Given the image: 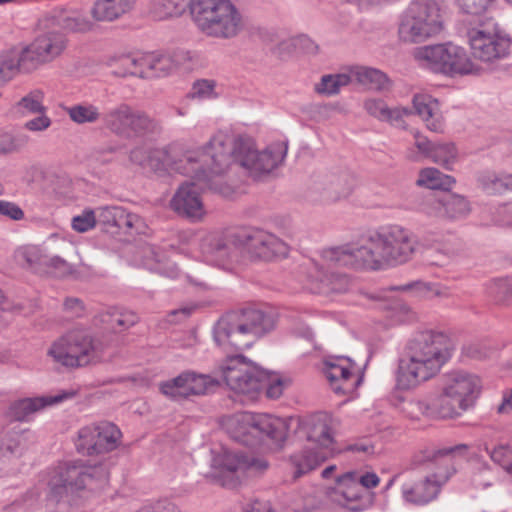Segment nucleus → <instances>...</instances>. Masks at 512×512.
I'll list each match as a JSON object with an SVG mask.
<instances>
[{
    "instance_id": "f257e3e1",
    "label": "nucleus",
    "mask_w": 512,
    "mask_h": 512,
    "mask_svg": "<svg viewBox=\"0 0 512 512\" xmlns=\"http://www.w3.org/2000/svg\"><path fill=\"white\" fill-rule=\"evenodd\" d=\"M277 315L271 309L248 307L224 314L214 325L213 339L228 356L221 366L226 385L235 393L257 398L264 393L267 398H279L284 383L278 374L261 369L238 352L250 348L259 338L271 332Z\"/></svg>"
},
{
    "instance_id": "f03ea898",
    "label": "nucleus",
    "mask_w": 512,
    "mask_h": 512,
    "mask_svg": "<svg viewBox=\"0 0 512 512\" xmlns=\"http://www.w3.org/2000/svg\"><path fill=\"white\" fill-rule=\"evenodd\" d=\"M414 253L412 233L400 225H388L370 233L361 244L324 250L322 259L329 266L380 270L404 264Z\"/></svg>"
},
{
    "instance_id": "7ed1b4c3",
    "label": "nucleus",
    "mask_w": 512,
    "mask_h": 512,
    "mask_svg": "<svg viewBox=\"0 0 512 512\" xmlns=\"http://www.w3.org/2000/svg\"><path fill=\"white\" fill-rule=\"evenodd\" d=\"M211 161V172L224 174L233 163H238L254 176L268 174L277 168L287 154V145L283 142L270 144L258 152L253 141L239 137L232 140L224 133H216L206 144Z\"/></svg>"
},
{
    "instance_id": "20e7f679",
    "label": "nucleus",
    "mask_w": 512,
    "mask_h": 512,
    "mask_svg": "<svg viewBox=\"0 0 512 512\" xmlns=\"http://www.w3.org/2000/svg\"><path fill=\"white\" fill-rule=\"evenodd\" d=\"M451 357L449 337L433 330L418 332L408 343L399 360L396 384L401 390H411L435 377Z\"/></svg>"
},
{
    "instance_id": "39448f33",
    "label": "nucleus",
    "mask_w": 512,
    "mask_h": 512,
    "mask_svg": "<svg viewBox=\"0 0 512 512\" xmlns=\"http://www.w3.org/2000/svg\"><path fill=\"white\" fill-rule=\"evenodd\" d=\"M109 475L102 464L86 465L82 461L61 462L50 470L47 480V512H76L80 492L105 487Z\"/></svg>"
},
{
    "instance_id": "423d86ee",
    "label": "nucleus",
    "mask_w": 512,
    "mask_h": 512,
    "mask_svg": "<svg viewBox=\"0 0 512 512\" xmlns=\"http://www.w3.org/2000/svg\"><path fill=\"white\" fill-rule=\"evenodd\" d=\"M191 13L198 29L210 38L234 39L245 29L244 17L231 0H195Z\"/></svg>"
},
{
    "instance_id": "0eeeda50",
    "label": "nucleus",
    "mask_w": 512,
    "mask_h": 512,
    "mask_svg": "<svg viewBox=\"0 0 512 512\" xmlns=\"http://www.w3.org/2000/svg\"><path fill=\"white\" fill-rule=\"evenodd\" d=\"M467 450L468 446L466 444H458L439 449L433 452L431 456H427V461L434 463L437 470L420 481L404 484L402 486L403 499L418 506L426 505L435 500L442 486L456 472L452 455L455 453L462 454Z\"/></svg>"
},
{
    "instance_id": "6e6552de",
    "label": "nucleus",
    "mask_w": 512,
    "mask_h": 512,
    "mask_svg": "<svg viewBox=\"0 0 512 512\" xmlns=\"http://www.w3.org/2000/svg\"><path fill=\"white\" fill-rule=\"evenodd\" d=\"M208 157L206 145L202 149L182 152L179 145L170 144L164 148L150 149L146 171L159 176L174 172L207 183L209 177L202 169V162H207Z\"/></svg>"
},
{
    "instance_id": "1a4fd4ad",
    "label": "nucleus",
    "mask_w": 512,
    "mask_h": 512,
    "mask_svg": "<svg viewBox=\"0 0 512 512\" xmlns=\"http://www.w3.org/2000/svg\"><path fill=\"white\" fill-rule=\"evenodd\" d=\"M288 428L289 425L283 418L250 412L235 414L226 422L231 438L246 446H253L264 437L276 445H281L287 438Z\"/></svg>"
},
{
    "instance_id": "9d476101",
    "label": "nucleus",
    "mask_w": 512,
    "mask_h": 512,
    "mask_svg": "<svg viewBox=\"0 0 512 512\" xmlns=\"http://www.w3.org/2000/svg\"><path fill=\"white\" fill-rule=\"evenodd\" d=\"M443 30V15L438 0H412L403 12L398 35L404 43H420Z\"/></svg>"
},
{
    "instance_id": "9b49d317",
    "label": "nucleus",
    "mask_w": 512,
    "mask_h": 512,
    "mask_svg": "<svg viewBox=\"0 0 512 512\" xmlns=\"http://www.w3.org/2000/svg\"><path fill=\"white\" fill-rule=\"evenodd\" d=\"M413 55L421 66L436 73L477 74L480 71L462 47L451 43L418 47Z\"/></svg>"
},
{
    "instance_id": "f8f14e48",
    "label": "nucleus",
    "mask_w": 512,
    "mask_h": 512,
    "mask_svg": "<svg viewBox=\"0 0 512 512\" xmlns=\"http://www.w3.org/2000/svg\"><path fill=\"white\" fill-rule=\"evenodd\" d=\"M102 352L99 340L88 332L75 330L55 341L48 355L65 367L76 368L98 361Z\"/></svg>"
},
{
    "instance_id": "ddd939ff",
    "label": "nucleus",
    "mask_w": 512,
    "mask_h": 512,
    "mask_svg": "<svg viewBox=\"0 0 512 512\" xmlns=\"http://www.w3.org/2000/svg\"><path fill=\"white\" fill-rule=\"evenodd\" d=\"M103 123L111 133L123 138L158 134L162 130L158 120L125 103L107 111L103 116Z\"/></svg>"
},
{
    "instance_id": "4468645a",
    "label": "nucleus",
    "mask_w": 512,
    "mask_h": 512,
    "mask_svg": "<svg viewBox=\"0 0 512 512\" xmlns=\"http://www.w3.org/2000/svg\"><path fill=\"white\" fill-rule=\"evenodd\" d=\"M467 37L473 56L483 62H492L509 54L511 40L493 19L469 29Z\"/></svg>"
},
{
    "instance_id": "2eb2a0df",
    "label": "nucleus",
    "mask_w": 512,
    "mask_h": 512,
    "mask_svg": "<svg viewBox=\"0 0 512 512\" xmlns=\"http://www.w3.org/2000/svg\"><path fill=\"white\" fill-rule=\"evenodd\" d=\"M202 169L209 177V182L205 183L204 181H198L192 178L194 181H186L178 187L169 202L170 208L176 214L192 222H200L206 215V209L201 199L199 189L213 188L212 179L214 176H218L211 172V161L209 157L207 158V162H202Z\"/></svg>"
},
{
    "instance_id": "dca6fc26",
    "label": "nucleus",
    "mask_w": 512,
    "mask_h": 512,
    "mask_svg": "<svg viewBox=\"0 0 512 512\" xmlns=\"http://www.w3.org/2000/svg\"><path fill=\"white\" fill-rule=\"evenodd\" d=\"M240 237V230L209 232L201 239V253L207 262L224 268L241 255Z\"/></svg>"
},
{
    "instance_id": "f3484780",
    "label": "nucleus",
    "mask_w": 512,
    "mask_h": 512,
    "mask_svg": "<svg viewBox=\"0 0 512 512\" xmlns=\"http://www.w3.org/2000/svg\"><path fill=\"white\" fill-rule=\"evenodd\" d=\"M122 433L111 422H100L81 428L78 432L76 449L82 455H95L116 449Z\"/></svg>"
},
{
    "instance_id": "a211bd4d",
    "label": "nucleus",
    "mask_w": 512,
    "mask_h": 512,
    "mask_svg": "<svg viewBox=\"0 0 512 512\" xmlns=\"http://www.w3.org/2000/svg\"><path fill=\"white\" fill-rule=\"evenodd\" d=\"M329 500L351 512H362L373 504V493L363 490L350 471L337 477L336 486L327 491Z\"/></svg>"
},
{
    "instance_id": "6ab92c4d",
    "label": "nucleus",
    "mask_w": 512,
    "mask_h": 512,
    "mask_svg": "<svg viewBox=\"0 0 512 512\" xmlns=\"http://www.w3.org/2000/svg\"><path fill=\"white\" fill-rule=\"evenodd\" d=\"M219 385L220 381L216 377L185 371L177 377L161 383L160 391L170 399L180 401L191 396L204 395Z\"/></svg>"
},
{
    "instance_id": "aec40b11",
    "label": "nucleus",
    "mask_w": 512,
    "mask_h": 512,
    "mask_svg": "<svg viewBox=\"0 0 512 512\" xmlns=\"http://www.w3.org/2000/svg\"><path fill=\"white\" fill-rule=\"evenodd\" d=\"M296 422L295 433L300 439H306L316 444L319 450H332L335 452L332 432V418L325 412L299 417Z\"/></svg>"
},
{
    "instance_id": "412c9836",
    "label": "nucleus",
    "mask_w": 512,
    "mask_h": 512,
    "mask_svg": "<svg viewBox=\"0 0 512 512\" xmlns=\"http://www.w3.org/2000/svg\"><path fill=\"white\" fill-rule=\"evenodd\" d=\"M212 466L222 474L236 476H257L269 467L268 461L261 456L246 455L223 449L212 460Z\"/></svg>"
},
{
    "instance_id": "4be33fe9",
    "label": "nucleus",
    "mask_w": 512,
    "mask_h": 512,
    "mask_svg": "<svg viewBox=\"0 0 512 512\" xmlns=\"http://www.w3.org/2000/svg\"><path fill=\"white\" fill-rule=\"evenodd\" d=\"M242 252L252 257L271 260L276 256H285L288 246L277 236L261 229L240 230Z\"/></svg>"
},
{
    "instance_id": "5701e85b",
    "label": "nucleus",
    "mask_w": 512,
    "mask_h": 512,
    "mask_svg": "<svg viewBox=\"0 0 512 512\" xmlns=\"http://www.w3.org/2000/svg\"><path fill=\"white\" fill-rule=\"evenodd\" d=\"M442 387L450 393L460 405L471 408L481 390L480 378L463 370H454L443 376Z\"/></svg>"
},
{
    "instance_id": "b1692460",
    "label": "nucleus",
    "mask_w": 512,
    "mask_h": 512,
    "mask_svg": "<svg viewBox=\"0 0 512 512\" xmlns=\"http://www.w3.org/2000/svg\"><path fill=\"white\" fill-rule=\"evenodd\" d=\"M324 374L332 390L341 395L353 394L362 382L355 364L348 358H337L325 363Z\"/></svg>"
},
{
    "instance_id": "393cba45",
    "label": "nucleus",
    "mask_w": 512,
    "mask_h": 512,
    "mask_svg": "<svg viewBox=\"0 0 512 512\" xmlns=\"http://www.w3.org/2000/svg\"><path fill=\"white\" fill-rule=\"evenodd\" d=\"M354 183V177L349 172H329L317 177L314 189L323 202L334 203L347 198L352 193Z\"/></svg>"
},
{
    "instance_id": "a878e982",
    "label": "nucleus",
    "mask_w": 512,
    "mask_h": 512,
    "mask_svg": "<svg viewBox=\"0 0 512 512\" xmlns=\"http://www.w3.org/2000/svg\"><path fill=\"white\" fill-rule=\"evenodd\" d=\"M414 139L419 153L446 169H450L457 159V150L453 143H433L418 131L414 133Z\"/></svg>"
},
{
    "instance_id": "bb28decb",
    "label": "nucleus",
    "mask_w": 512,
    "mask_h": 512,
    "mask_svg": "<svg viewBox=\"0 0 512 512\" xmlns=\"http://www.w3.org/2000/svg\"><path fill=\"white\" fill-rule=\"evenodd\" d=\"M76 395L74 390L61 391L53 396H42L35 398H24L16 401L11 406V413L18 421L26 420L31 414L39 411L40 409L63 402L64 400L71 399Z\"/></svg>"
},
{
    "instance_id": "cd10ccee",
    "label": "nucleus",
    "mask_w": 512,
    "mask_h": 512,
    "mask_svg": "<svg viewBox=\"0 0 512 512\" xmlns=\"http://www.w3.org/2000/svg\"><path fill=\"white\" fill-rule=\"evenodd\" d=\"M415 113L419 115L434 132H442L444 128L442 114L437 99L428 94H415L412 99Z\"/></svg>"
},
{
    "instance_id": "c85d7f7f",
    "label": "nucleus",
    "mask_w": 512,
    "mask_h": 512,
    "mask_svg": "<svg viewBox=\"0 0 512 512\" xmlns=\"http://www.w3.org/2000/svg\"><path fill=\"white\" fill-rule=\"evenodd\" d=\"M51 24L72 33H87L94 29V23L77 10L57 9L50 15Z\"/></svg>"
},
{
    "instance_id": "c756f323",
    "label": "nucleus",
    "mask_w": 512,
    "mask_h": 512,
    "mask_svg": "<svg viewBox=\"0 0 512 512\" xmlns=\"http://www.w3.org/2000/svg\"><path fill=\"white\" fill-rule=\"evenodd\" d=\"M332 456V450H319L317 448H305L302 451L293 454L290 457V462L294 469V478L296 479L315 469Z\"/></svg>"
},
{
    "instance_id": "7c9ffc66",
    "label": "nucleus",
    "mask_w": 512,
    "mask_h": 512,
    "mask_svg": "<svg viewBox=\"0 0 512 512\" xmlns=\"http://www.w3.org/2000/svg\"><path fill=\"white\" fill-rule=\"evenodd\" d=\"M134 3L135 0H97L90 13L95 21L111 22L128 13Z\"/></svg>"
},
{
    "instance_id": "2f4dec72",
    "label": "nucleus",
    "mask_w": 512,
    "mask_h": 512,
    "mask_svg": "<svg viewBox=\"0 0 512 512\" xmlns=\"http://www.w3.org/2000/svg\"><path fill=\"white\" fill-rule=\"evenodd\" d=\"M364 109L370 116L379 121L389 122L390 124H399L402 122L404 116L412 114L409 108H389L384 100L375 98L365 100Z\"/></svg>"
},
{
    "instance_id": "473e14b6",
    "label": "nucleus",
    "mask_w": 512,
    "mask_h": 512,
    "mask_svg": "<svg viewBox=\"0 0 512 512\" xmlns=\"http://www.w3.org/2000/svg\"><path fill=\"white\" fill-rule=\"evenodd\" d=\"M99 317L105 328L113 332L125 331L139 321L135 312L118 307L107 309Z\"/></svg>"
},
{
    "instance_id": "72a5a7b5",
    "label": "nucleus",
    "mask_w": 512,
    "mask_h": 512,
    "mask_svg": "<svg viewBox=\"0 0 512 512\" xmlns=\"http://www.w3.org/2000/svg\"><path fill=\"white\" fill-rule=\"evenodd\" d=\"M15 257L19 264L35 273L44 274V271L47 270L49 254L40 246L27 245L20 247L15 252Z\"/></svg>"
},
{
    "instance_id": "f704fd0d",
    "label": "nucleus",
    "mask_w": 512,
    "mask_h": 512,
    "mask_svg": "<svg viewBox=\"0 0 512 512\" xmlns=\"http://www.w3.org/2000/svg\"><path fill=\"white\" fill-rule=\"evenodd\" d=\"M430 403L433 417L453 418L468 410L465 406L460 405L458 400L447 393L443 387H441V393L433 398Z\"/></svg>"
},
{
    "instance_id": "c9c22d12",
    "label": "nucleus",
    "mask_w": 512,
    "mask_h": 512,
    "mask_svg": "<svg viewBox=\"0 0 512 512\" xmlns=\"http://www.w3.org/2000/svg\"><path fill=\"white\" fill-rule=\"evenodd\" d=\"M46 62L59 56L66 47V38L58 32H48L37 37L34 41Z\"/></svg>"
},
{
    "instance_id": "e433bc0d",
    "label": "nucleus",
    "mask_w": 512,
    "mask_h": 512,
    "mask_svg": "<svg viewBox=\"0 0 512 512\" xmlns=\"http://www.w3.org/2000/svg\"><path fill=\"white\" fill-rule=\"evenodd\" d=\"M190 3V0H156L152 2L150 12L158 20L178 17L186 11Z\"/></svg>"
},
{
    "instance_id": "4c0bfd02",
    "label": "nucleus",
    "mask_w": 512,
    "mask_h": 512,
    "mask_svg": "<svg viewBox=\"0 0 512 512\" xmlns=\"http://www.w3.org/2000/svg\"><path fill=\"white\" fill-rule=\"evenodd\" d=\"M443 211L445 219L456 221L466 218L471 209L465 197L458 194H445L443 195Z\"/></svg>"
},
{
    "instance_id": "58836bf2",
    "label": "nucleus",
    "mask_w": 512,
    "mask_h": 512,
    "mask_svg": "<svg viewBox=\"0 0 512 512\" xmlns=\"http://www.w3.org/2000/svg\"><path fill=\"white\" fill-rule=\"evenodd\" d=\"M70 120L78 125L93 124L100 120V109L94 104L84 102L72 105L65 109Z\"/></svg>"
},
{
    "instance_id": "ea45409f",
    "label": "nucleus",
    "mask_w": 512,
    "mask_h": 512,
    "mask_svg": "<svg viewBox=\"0 0 512 512\" xmlns=\"http://www.w3.org/2000/svg\"><path fill=\"white\" fill-rule=\"evenodd\" d=\"M454 183L455 180L452 176L443 174L436 168L422 169L419 173V178L417 179V185L425 186L433 190H448Z\"/></svg>"
},
{
    "instance_id": "a19ab883",
    "label": "nucleus",
    "mask_w": 512,
    "mask_h": 512,
    "mask_svg": "<svg viewBox=\"0 0 512 512\" xmlns=\"http://www.w3.org/2000/svg\"><path fill=\"white\" fill-rule=\"evenodd\" d=\"M356 80L370 90H385L389 87V79L385 73L370 67H360L355 72Z\"/></svg>"
},
{
    "instance_id": "79ce46f5",
    "label": "nucleus",
    "mask_w": 512,
    "mask_h": 512,
    "mask_svg": "<svg viewBox=\"0 0 512 512\" xmlns=\"http://www.w3.org/2000/svg\"><path fill=\"white\" fill-rule=\"evenodd\" d=\"M482 188L491 194H501L512 190V174L487 172L479 179Z\"/></svg>"
},
{
    "instance_id": "37998d69",
    "label": "nucleus",
    "mask_w": 512,
    "mask_h": 512,
    "mask_svg": "<svg viewBox=\"0 0 512 512\" xmlns=\"http://www.w3.org/2000/svg\"><path fill=\"white\" fill-rule=\"evenodd\" d=\"M20 72H31L46 61L42 57L34 42L23 48L19 53L14 52Z\"/></svg>"
},
{
    "instance_id": "c03bdc74",
    "label": "nucleus",
    "mask_w": 512,
    "mask_h": 512,
    "mask_svg": "<svg viewBox=\"0 0 512 512\" xmlns=\"http://www.w3.org/2000/svg\"><path fill=\"white\" fill-rule=\"evenodd\" d=\"M350 82L351 77L348 74H329L322 76L315 89L319 94L331 96L339 93L340 89Z\"/></svg>"
},
{
    "instance_id": "a18cd8bd",
    "label": "nucleus",
    "mask_w": 512,
    "mask_h": 512,
    "mask_svg": "<svg viewBox=\"0 0 512 512\" xmlns=\"http://www.w3.org/2000/svg\"><path fill=\"white\" fill-rule=\"evenodd\" d=\"M179 61L176 55L153 52V68L151 78L165 77L178 69Z\"/></svg>"
},
{
    "instance_id": "49530a36",
    "label": "nucleus",
    "mask_w": 512,
    "mask_h": 512,
    "mask_svg": "<svg viewBox=\"0 0 512 512\" xmlns=\"http://www.w3.org/2000/svg\"><path fill=\"white\" fill-rule=\"evenodd\" d=\"M109 65L112 68V73L116 76L138 77V70L136 68V55L127 54L115 57V59L111 60Z\"/></svg>"
},
{
    "instance_id": "de8ad7c7",
    "label": "nucleus",
    "mask_w": 512,
    "mask_h": 512,
    "mask_svg": "<svg viewBox=\"0 0 512 512\" xmlns=\"http://www.w3.org/2000/svg\"><path fill=\"white\" fill-rule=\"evenodd\" d=\"M43 100V92L40 90H34L22 97L18 101L17 107L21 109L23 113L38 114L46 112L47 108L44 106Z\"/></svg>"
},
{
    "instance_id": "09e8293b",
    "label": "nucleus",
    "mask_w": 512,
    "mask_h": 512,
    "mask_svg": "<svg viewBox=\"0 0 512 512\" xmlns=\"http://www.w3.org/2000/svg\"><path fill=\"white\" fill-rule=\"evenodd\" d=\"M320 285L318 287L321 293L336 292L341 293L348 288V278L345 275L339 274H323L320 279Z\"/></svg>"
},
{
    "instance_id": "8fccbe9b",
    "label": "nucleus",
    "mask_w": 512,
    "mask_h": 512,
    "mask_svg": "<svg viewBox=\"0 0 512 512\" xmlns=\"http://www.w3.org/2000/svg\"><path fill=\"white\" fill-rule=\"evenodd\" d=\"M48 259L47 270L44 271V274H51L56 277L64 278L73 276L76 273L74 266L63 258L49 255Z\"/></svg>"
},
{
    "instance_id": "3c124183",
    "label": "nucleus",
    "mask_w": 512,
    "mask_h": 512,
    "mask_svg": "<svg viewBox=\"0 0 512 512\" xmlns=\"http://www.w3.org/2000/svg\"><path fill=\"white\" fill-rule=\"evenodd\" d=\"M404 413L411 419L421 416L433 417L430 401L424 399H410L403 406Z\"/></svg>"
},
{
    "instance_id": "603ef678",
    "label": "nucleus",
    "mask_w": 512,
    "mask_h": 512,
    "mask_svg": "<svg viewBox=\"0 0 512 512\" xmlns=\"http://www.w3.org/2000/svg\"><path fill=\"white\" fill-rule=\"evenodd\" d=\"M19 71L14 52L0 55V85L10 81Z\"/></svg>"
},
{
    "instance_id": "864d4df0",
    "label": "nucleus",
    "mask_w": 512,
    "mask_h": 512,
    "mask_svg": "<svg viewBox=\"0 0 512 512\" xmlns=\"http://www.w3.org/2000/svg\"><path fill=\"white\" fill-rule=\"evenodd\" d=\"M142 226V219L134 213L128 212L123 207H119L117 211V223L114 227L118 229H125L127 231L136 230L140 231Z\"/></svg>"
},
{
    "instance_id": "5fc2aeb1",
    "label": "nucleus",
    "mask_w": 512,
    "mask_h": 512,
    "mask_svg": "<svg viewBox=\"0 0 512 512\" xmlns=\"http://www.w3.org/2000/svg\"><path fill=\"white\" fill-rule=\"evenodd\" d=\"M484 450L490 455L491 460L500 465L508 474L512 476V463L509 462L510 449L508 446L499 445L489 450L485 444Z\"/></svg>"
},
{
    "instance_id": "6e6d98bb",
    "label": "nucleus",
    "mask_w": 512,
    "mask_h": 512,
    "mask_svg": "<svg viewBox=\"0 0 512 512\" xmlns=\"http://www.w3.org/2000/svg\"><path fill=\"white\" fill-rule=\"evenodd\" d=\"M97 220L96 210L86 209L80 215L73 217L72 228L80 233L87 232L95 227Z\"/></svg>"
},
{
    "instance_id": "4d7b16f0",
    "label": "nucleus",
    "mask_w": 512,
    "mask_h": 512,
    "mask_svg": "<svg viewBox=\"0 0 512 512\" xmlns=\"http://www.w3.org/2000/svg\"><path fill=\"white\" fill-rule=\"evenodd\" d=\"M493 481V473L487 463H481L471 478L473 486L477 489H486L493 484Z\"/></svg>"
},
{
    "instance_id": "13d9d810",
    "label": "nucleus",
    "mask_w": 512,
    "mask_h": 512,
    "mask_svg": "<svg viewBox=\"0 0 512 512\" xmlns=\"http://www.w3.org/2000/svg\"><path fill=\"white\" fill-rule=\"evenodd\" d=\"M391 290L412 291L417 297H429L437 294V290L429 283L413 281L402 286H393Z\"/></svg>"
},
{
    "instance_id": "bf43d9fd",
    "label": "nucleus",
    "mask_w": 512,
    "mask_h": 512,
    "mask_svg": "<svg viewBox=\"0 0 512 512\" xmlns=\"http://www.w3.org/2000/svg\"><path fill=\"white\" fill-rule=\"evenodd\" d=\"M190 96L192 98L198 99H208L216 97L215 81L207 79L196 81L193 84Z\"/></svg>"
},
{
    "instance_id": "052dcab7",
    "label": "nucleus",
    "mask_w": 512,
    "mask_h": 512,
    "mask_svg": "<svg viewBox=\"0 0 512 512\" xmlns=\"http://www.w3.org/2000/svg\"><path fill=\"white\" fill-rule=\"evenodd\" d=\"M494 1L495 0H456L460 10L470 15L483 13Z\"/></svg>"
},
{
    "instance_id": "680f3d73",
    "label": "nucleus",
    "mask_w": 512,
    "mask_h": 512,
    "mask_svg": "<svg viewBox=\"0 0 512 512\" xmlns=\"http://www.w3.org/2000/svg\"><path fill=\"white\" fill-rule=\"evenodd\" d=\"M489 293L497 302H504L512 296V282L504 279L496 280L491 285Z\"/></svg>"
},
{
    "instance_id": "e2e57ef3",
    "label": "nucleus",
    "mask_w": 512,
    "mask_h": 512,
    "mask_svg": "<svg viewBox=\"0 0 512 512\" xmlns=\"http://www.w3.org/2000/svg\"><path fill=\"white\" fill-rule=\"evenodd\" d=\"M354 476V479L357 480L360 487H363V490L368 491L371 488L378 486L380 482V478L374 472L362 471V470H352L350 471Z\"/></svg>"
},
{
    "instance_id": "0e129e2a",
    "label": "nucleus",
    "mask_w": 512,
    "mask_h": 512,
    "mask_svg": "<svg viewBox=\"0 0 512 512\" xmlns=\"http://www.w3.org/2000/svg\"><path fill=\"white\" fill-rule=\"evenodd\" d=\"M421 211L429 217L444 218L443 196L427 198L422 204Z\"/></svg>"
},
{
    "instance_id": "69168bd1",
    "label": "nucleus",
    "mask_w": 512,
    "mask_h": 512,
    "mask_svg": "<svg viewBox=\"0 0 512 512\" xmlns=\"http://www.w3.org/2000/svg\"><path fill=\"white\" fill-rule=\"evenodd\" d=\"M52 125L51 118L46 112L38 113L36 117L28 120L24 127L31 132H43L46 131Z\"/></svg>"
},
{
    "instance_id": "338daca9",
    "label": "nucleus",
    "mask_w": 512,
    "mask_h": 512,
    "mask_svg": "<svg viewBox=\"0 0 512 512\" xmlns=\"http://www.w3.org/2000/svg\"><path fill=\"white\" fill-rule=\"evenodd\" d=\"M119 206H107L96 209L98 223L105 227H114L117 223V211Z\"/></svg>"
},
{
    "instance_id": "774afa93",
    "label": "nucleus",
    "mask_w": 512,
    "mask_h": 512,
    "mask_svg": "<svg viewBox=\"0 0 512 512\" xmlns=\"http://www.w3.org/2000/svg\"><path fill=\"white\" fill-rule=\"evenodd\" d=\"M138 77L151 78L153 68V53L136 55Z\"/></svg>"
}]
</instances>
